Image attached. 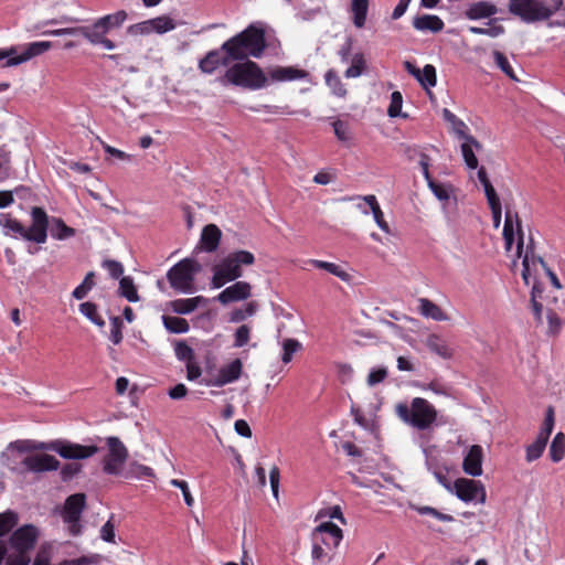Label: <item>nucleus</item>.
<instances>
[{"label":"nucleus","mask_w":565,"mask_h":565,"mask_svg":"<svg viewBox=\"0 0 565 565\" xmlns=\"http://www.w3.org/2000/svg\"><path fill=\"white\" fill-rule=\"evenodd\" d=\"M127 18L128 14L125 10H118L95 19L88 25L45 30L41 34L50 36L82 35L90 45L113 51L117 44L107 34L114 29H119Z\"/></svg>","instance_id":"1"},{"label":"nucleus","mask_w":565,"mask_h":565,"mask_svg":"<svg viewBox=\"0 0 565 565\" xmlns=\"http://www.w3.org/2000/svg\"><path fill=\"white\" fill-rule=\"evenodd\" d=\"M266 49L265 32L255 24L226 40L221 50L233 61L248 60L249 56L260 57Z\"/></svg>","instance_id":"2"},{"label":"nucleus","mask_w":565,"mask_h":565,"mask_svg":"<svg viewBox=\"0 0 565 565\" xmlns=\"http://www.w3.org/2000/svg\"><path fill=\"white\" fill-rule=\"evenodd\" d=\"M342 539L343 532L334 523L324 522L318 525L311 535V564L329 565Z\"/></svg>","instance_id":"3"},{"label":"nucleus","mask_w":565,"mask_h":565,"mask_svg":"<svg viewBox=\"0 0 565 565\" xmlns=\"http://www.w3.org/2000/svg\"><path fill=\"white\" fill-rule=\"evenodd\" d=\"M254 263L255 256L248 250L241 249L230 253L213 266L212 288L218 289L225 284L238 279L243 275L242 266H250Z\"/></svg>","instance_id":"4"},{"label":"nucleus","mask_w":565,"mask_h":565,"mask_svg":"<svg viewBox=\"0 0 565 565\" xmlns=\"http://www.w3.org/2000/svg\"><path fill=\"white\" fill-rule=\"evenodd\" d=\"M267 77L259 65L250 60L235 63L225 71L220 78L222 85H234L249 89H259L266 86Z\"/></svg>","instance_id":"5"},{"label":"nucleus","mask_w":565,"mask_h":565,"mask_svg":"<svg viewBox=\"0 0 565 565\" xmlns=\"http://www.w3.org/2000/svg\"><path fill=\"white\" fill-rule=\"evenodd\" d=\"M396 414L405 424L418 430L429 429L437 419L436 408L423 397L413 398L411 405L397 404Z\"/></svg>","instance_id":"6"},{"label":"nucleus","mask_w":565,"mask_h":565,"mask_svg":"<svg viewBox=\"0 0 565 565\" xmlns=\"http://www.w3.org/2000/svg\"><path fill=\"white\" fill-rule=\"evenodd\" d=\"M201 271V265L193 258H183L167 273L170 286L178 292L192 294L195 291V276Z\"/></svg>","instance_id":"7"},{"label":"nucleus","mask_w":565,"mask_h":565,"mask_svg":"<svg viewBox=\"0 0 565 565\" xmlns=\"http://www.w3.org/2000/svg\"><path fill=\"white\" fill-rule=\"evenodd\" d=\"M53 43L50 41H36L24 45H13L0 49V61L6 60L3 66L12 67L26 63L33 57L40 56L51 50Z\"/></svg>","instance_id":"8"},{"label":"nucleus","mask_w":565,"mask_h":565,"mask_svg":"<svg viewBox=\"0 0 565 565\" xmlns=\"http://www.w3.org/2000/svg\"><path fill=\"white\" fill-rule=\"evenodd\" d=\"M509 11L526 23L551 18L548 6L542 0H510Z\"/></svg>","instance_id":"9"},{"label":"nucleus","mask_w":565,"mask_h":565,"mask_svg":"<svg viewBox=\"0 0 565 565\" xmlns=\"http://www.w3.org/2000/svg\"><path fill=\"white\" fill-rule=\"evenodd\" d=\"M8 468L17 473L54 471L60 467V461L52 455H28L20 462H8Z\"/></svg>","instance_id":"10"},{"label":"nucleus","mask_w":565,"mask_h":565,"mask_svg":"<svg viewBox=\"0 0 565 565\" xmlns=\"http://www.w3.org/2000/svg\"><path fill=\"white\" fill-rule=\"evenodd\" d=\"M85 507L86 495L84 493L72 494L64 502L61 516L73 536H77L82 533L79 521Z\"/></svg>","instance_id":"11"},{"label":"nucleus","mask_w":565,"mask_h":565,"mask_svg":"<svg viewBox=\"0 0 565 565\" xmlns=\"http://www.w3.org/2000/svg\"><path fill=\"white\" fill-rule=\"evenodd\" d=\"M34 448L55 451L65 459H86L98 452L97 446H83L64 440H55L50 444L40 443V446H34Z\"/></svg>","instance_id":"12"},{"label":"nucleus","mask_w":565,"mask_h":565,"mask_svg":"<svg viewBox=\"0 0 565 565\" xmlns=\"http://www.w3.org/2000/svg\"><path fill=\"white\" fill-rule=\"evenodd\" d=\"M108 454L103 460V470L107 475L117 476L128 458V450L118 437L111 436L106 439Z\"/></svg>","instance_id":"13"},{"label":"nucleus","mask_w":565,"mask_h":565,"mask_svg":"<svg viewBox=\"0 0 565 565\" xmlns=\"http://www.w3.org/2000/svg\"><path fill=\"white\" fill-rule=\"evenodd\" d=\"M32 224L29 228L24 227L22 238L29 242L43 244L47 238L49 216L46 212L39 206L31 210Z\"/></svg>","instance_id":"14"},{"label":"nucleus","mask_w":565,"mask_h":565,"mask_svg":"<svg viewBox=\"0 0 565 565\" xmlns=\"http://www.w3.org/2000/svg\"><path fill=\"white\" fill-rule=\"evenodd\" d=\"M40 532L36 526L25 524L17 529L10 536V546L18 555H28V552L34 548Z\"/></svg>","instance_id":"15"},{"label":"nucleus","mask_w":565,"mask_h":565,"mask_svg":"<svg viewBox=\"0 0 565 565\" xmlns=\"http://www.w3.org/2000/svg\"><path fill=\"white\" fill-rule=\"evenodd\" d=\"M456 495L463 502L484 503L487 493L483 484L473 479L459 478L454 482Z\"/></svg>","instance_id":"16"},{"label":"nucleus","mask_w":565,"mask_h":565,"mask_svg":"<svg viewBox=\"0 0 565 565\" xmlns=\"http://www.w3.org/2000/svg\"><path fill=\"white\" fill-rule=\"evenodd\" d=\"M243 363L239 359H235L226 365H223L216 376L205 377L201 384L205 386L222 387L226 384L237 381L242 375Z\"/></svg>","instance_id":"17"},{"label":"nucleus","mask_w":565,"mask_h":565,"mask_svg":"<svg viewBox=\"0 0 565 565\" xmlns=\"http://www.w3.org/2000/svg\"><path fill=\"white\" fill-rule=\"evenodd\" d=\"M537 265H541L546 270V274H547L552 285L556 289H561L562 285L559 282V279L557 278L556 274L554 271H552L546 266V264L544 263V260L541 257L534 256L533 253L530 254L529 250H526V253L522 259V266H523L522 278H523L524 282L526 285H530V277L532 275V271L536 270Z\"/></svg>","instance_id":"18"},{"label":"nucleus","mask_w":565,"mask_h":565,"mask_svg":"<svg viewBox=\"0 0 565 565\" xmlns=\"http://www.w3.org/2000/svg\"><path fill=\"white\" fill-rule=\"evenodd\" d=\"M233 60L228 54L224 53L223 50L215 49L209 51L204 57L199 61L198 68L203 73L211 75L213 74L220 66H228Z\"/></svg>","instance_id":"19"},{"label":"nucleus","mask_w":565,"mask_h":565,"mask_svg":"<svg viewBox=\"0 0 565 565\" xmlns=\"http://www.w3.org/2000/svg\"><path fill=\"white\" fill-rule=\"evenodd\" d=\"M250 295L252 286L249 282L236 281L221 291L215 299L222 305H227L234 301L245 300L249 298Z\"/></svg>","instance_id":"20"},{"label":"nucleus","mask_w":565,"mask_h":565,"mask_svg":"<svg viewBox=\"0 0 565 565\" xmlns=\"http://www.w3.org/2000/svg\"><path fill=\"white\" fill-rule=\"evenodd\" d=\"M404 68L407 71L408 74L415 77L426 90L436 86L437 76L436 68L434 65L426 64L423 70H419L409 61H405Z\"/></svg>","instance_id":"21"},{"label":"nucleus","mask_w":565,"mask_h":565,"mask_svg":"<svg viewBox=\"0 0 565 565\" xmlns=\"http://www.w3.org/2000/svg\"><path fill=\"white\" fill-rule=\"evenodd\" d=\"M483 449L480 445H472L469 447L462 461V469L465 473L471 477H479L482 475Z\"/></svg>","instance_id":"22"},{"label":"nucleus","mask_w":565,"mask_h":565,"mask_svg":"<svg viewBox=\"0 0 565 565\" xmlns=\"http://www.w3.org/2000/svg\"><path fill=\"white\" fill-rule=\"evenodd\" d=\"M273 82H292L306 79L309 73L295 66H276L268 72Z\"/></svg>","instance_id":"23"},{"label":"nucleus","mask_w":565,"mask_h":565,"mask_svg":"<svg viewBox=\"0 0 565 565\" xmlns=\"http://www.w3.org/2000/svg\"><path fill=\"white\" fill-rule=\"evenodd\" d=\"M498 8L489 1H478L468 4L463 11V15L469 20H480L497 14Z\"/></svg>","instance_id":"24"},{"label":"nucleus","mask_w":565,"mask_h":565,"mask_svg":"<svg viewBox=\"0 0 565 565\" xmlns=\"http://www.w3.org/2000/svg\"><path fill=\"white\" fill-rule=\"evenodd\" d=\"M209 302V299L203 296H196L186 299H175L169 302L168 307L174 313L189 315L199 307H204Z\"/></svg>","instance_id":"25"},{"label":"nucleus","mask_w":565,"mask_h":565,"mask_svg":"<svg viewBox=\"0 0 565 565\" xmlns=\"http://www.w3.org/2000/svg\"><path fill=\"white\" fill-rule=\"evenodd\" d=\"M221 237L222 232L215 224L204 226L200 237L201 249L207 253L215 252L218 248Z\"/></svg>","instance_id":"26"},{"label":"nucleus","mask_w":565,"mask_h":565,"mask_svg":"<svg viewBox=\"0 0 565 565\" xmlns=\"http://www.w3.org/2000/svg\"><path fill=\"white\" fill-rule=\"evenodd\" d=\"M463 142L460 146L461 154L468 169L475 170L478 168V159L475 154V150L481 149V143L471 135L462 138Z\"/></svg>","instance_id":"27"},{"label":"nucleus","mask_w":565,"mask_h":565,"mask_svg":"<svg viewBox=\"0 0 565 565\" xmlns=\"http://www.w3.org/2000/svg\"><path fill=\"white\" fill-rule=\"evenodd\" d=\"M417 302V310L424 318L431 319L434 321H447L449 319L448 315L430 299L419 298Z\"/></svg>","instance_id":"28"},{"label":"nucleus","mask_w":565,"mask_h":565,"mask_svg":"<svg viewBox=\"0 0 565 565\" xmlns=\"http://www.w3.org/2000/svg\"><path fill=\"white\" fill-rule=\"evenodd\" d=\"M413 26L418 31L437 33L444 29L445 24L438 15L423 14L414 18Z\"/></svg>","instance_id":"29"},{"label":"nucleus","mask_w":565,"mask_h":565,"mask_svg":"<svg viewBox=\"0 0 565 565\" xmlns=\"http://www.w3.org/2000/svg\"><path fill=\"white\" fill-rule=\"evenodd\" d=\"M370 0H351L350 13L356 29L364 28L369 12Z\"/></svg>","instance_id":"30"},{"label":"nucleus","mask_w":565,"mask_h":565,"mask_svg":"<svg viewBox=\"0 0 565 565\" xmlns=\"http://www.w3.org/2000/svg\"><path fill=\"white\" fill-rule=\"evenodd\" d=\"M513 222L516 223V232L519 234V242H518L516 247H518V255H519V257H521L522 249H523V232H522L521 221L519 218L518 213H512L511 211H507L504 226H503V236L514 235Z\"/></svg>","instance_id":"31"},{"label":"nucleus","mask_w":565,"mask_h":565,"mask_svg":"<svg viewBox=\"0 0 565 565\" xmlns=\"http://www.w3.org/2000/svg\"><path fill=\"white\" fill-rule=\"evenodd\" d=\"M50 234L53 238L64 241L75 236V230L65 224L60 217H52L49 221Z\"/></svg>","instance_id":"32"},{"label":"nucleus","mask_w":565,"mask_h":565,"mask_svg":"<svg viewBox=\"0 0 565 565\" xmlns=\"http://www.w3.org/2000/svg\"><path fill=\"white\" fill-rule=\"evenodd\" d=\"M428 350L443 359H451L452 350L447 342L438 334H430L426 340Z\"/></svg>","instance_id":"33"},{"label":"nucleus","mask_w":565,"mask_h":565,"mask_svg":"<svg viewBox=\"0 0 565 565\" xmlns=\"http://www.w3.org/2000/svg\"><path fill=\"white\" fill-rule=\"evenodd\" d=\"M362 199L371 209L374 221L376 225L385 233H390V226L388 223L384 220V214L381 210V206L377 202V199L373 194L359 196Z\"/></svg>","instance_id":"34"},{"label":"nucleus","mask_w":565,"mask_h":565,"mask_svg":"<svg viewBox=\"0 0 565 565\" xmlns=\"http://www.w3.org/2000/svg\"><path fill=\"white\" fill-rule=\"evenodd\" d=\"M308 263L318 269H323V270L334 275L335 277L340 278L342 281L348 282L351 279L350 274H348L341 266H339L334 263L319 260V259H309Z\"/></svg>","instance_id":"35"},{"label":"nucleus","mask_w":565,"mask_h":565,"mask_svg":"<svg viewBox=\"0 0 565 565\" xmlns=\"http://www.w3.org/2000/svg\"><path fill=\"white\" fill-rule=\"evenodd\" d=\"M161 319L164 328L170 333L181 334L190 330L189 322L184 318L163 315Z\"/></svg>","instance_id":"36"},{"label":"nucleus","mask_w":565,"mask_h":565,"mask_svg":"<svg viewBox=\"0 0 565 565\" xmlns=\"http://www.w3.org/2000/svg\"><path fill=\"white\" fill-rule=\"evenodd\" d=\"M118 292L121 297L126 298L129 302H137L139 295L134 284V279L130 276H124L119 280Z\"/></svg>","instance_id":"37"},{"label":"nucleus","mask_w":565,"mask_h":565,"mask_svg":"<svg viewBox=\"0 0 565 565\" xmlns=\"http://www.w3.org/2000/svg\"><path fill=\"white\" fill-rule=\"evenodd\" d=\"M550 457L553 462H559L565 457V434L557 433L550 446Z\"/></svg>","instance_id":"38"},{"label":"nucleus","mask_w":565,"mask_h":565,"mask_svg":"<svg viewBox=\"0 0 565 565\" xmlns=\"http://www.w3.org/2000/svg\"><path fill=\"white\" fill-rule=\"evenodd\" d=\"M443 117L446 121H448L449 124H451V127H452V131L459 137V138H463L466 136H469V134H467L468 131V126L461 120L459 119L454 113H451L449 109L447 108H444L443 110Z\"/></svg>","instance_id":"39"},{"label":"nucleus","mask_w":565,"mask_h":565,"mask_svg":"<svg viewBox=\"0 0 565 565\" xmlns=\"http://www.w3.org/2000/svg\"><path fill=\"white\" fill-rule=\"evenodd\" d=\"M547 440L536 436L535 440L525 449V459L527 462L537 460L544 452Z\"/></svg>","instance_id":"40"},{"label":"nucleus","mask_w":565,"mask_h":565,"mask_svg":"<svg viewBox=\"0 0 565 565\" xmlns=\"http://www.w3.org/2000/svg\"><path fill=\"white\" fill-rule=\"evenodd\" d=\"M79 311L83 316H85L90 322L96 324L97 327H104L105 321L102 316L97 311V306L94 302L86 301L79 305Z\"/></svg>","instance_id":"41"},{"label":"nucleus","mask_w":565,"mask_h":565,"mask_svg":"<svg viewBox=\"0 0 565 565\" xmlns=\"http://www.w3.org/2000/svg\"><path fill=\"white\" fill-rule=\"evenodd\" d=\"M495 22L497 20H490L489 28L469 26L468 31L472 34H482L490 38H498L504 34L505 29L502 25L497 24Z\"/></svg>","instance_id":"42"},{"label":"nucleus","mask_w":565,"mask_h":565,"mask_svg":"<svg viewBox=\"0 0 565 565\" xmlns=\"http://www.w3.org/2000/svg\"><path fill=\"white\" fill-rule=\"evenodd\" d=\"M492 56L494 58L495 65L512 81L518 82L519 78L516 77L512 65L510 64L508 57L500 51H493Z\"/></svg>","instance_id":"43"},{"label":"nucleus","mask_w":565,"mask_h":565,"mask_svg":"<svg viewBox=\"0 0 565 565\" xmlns=\"http://www.w3.org/2000/svg\"><path fill=\"white\" fill-rule=\"evenodd\" d=\"M149 21L151 24L152 33L156 32L162 34L175 28V23L173 22V20L166 15L149 19Z\"/></svg>","instance_id":"44"},{"label":"nucleus","mask_w":565,"mask_h":565,"mask_svg":"<svg viewBox=\"0 0 565 565\" xmlns=\"http://www.w3.org/2000/svg\"><path fill=\"white\" fill-rule=\"evenodd\" d=\"M427 468L443 487H445L447 490L451 489L450 481L447 477L448 470L446 467L439 466L434 461H427Z\"/></svg>","instance_id":"45"},{"label":"nucleus","mask_w":565,"mask_h":565,"mask_svg":"<svg viewBox=\"0 0 565 565\" xmlns=\"http://www.w3.org/2000/svg\"><path fill=\"white\" fill-rule=\"evenodd\" d=\"M18 523V514L7 511L0 514V537L3 539Z\"/></svg>","instance_id":"46"},{"label":"nucleus","mask_w":565,"mask_h":565,"mask_svg":"<svg viewBox=\"0 0 565 565\" xmlns=\"http://www.w3.org/2000/svg\"><path fill=\"white\" fill-rule=\"evenodd\" d=\"M13 173L11 153L4 149H0V182L11 178Z\"/></svg>","instance_id":"47"},{"label":"nucleus","mask_w":565,"mask_h":565,"mask_svg":"<svg viewBox=\"0 0 565 565\" xmlns=\"http://www.w3.org/2000/svg\"><path fill=\"white\" fill-rule=\"evenodd\" d=\"M94 276L95 275L93 271H89L86 274L82 284H79L72 292V296L75 299H78V300L84 299L87 296V294L93 289V287L95 285Z\"/></svg>","instance_id":"48"},{"label":"nucleus","mask_w":565,"mask_h":565,"mask_svg":"<svg viewBox=\"0 0 565 565\" xmlns=\"http://www.w3.org/2000/svg\"><path fill=\"white\" fill-rule=\"evenodd\" d=\"M301 343L296 339H285L282 341L281 361L287 364L292 360V355L300 350Z\"/></svg>","instance_id":"49"},{"label":"nucleus","mask_w":565,"mask_h":565,"mask_svg":"<svg viewBox=\"0 0 565 565\" xmlns=\"http://www.w3.org/2000/svg\"><path fill=\"white\" fill-rule=\"evenodd\" d=\"M174 354L178 360L185 363L191 362L195 359L193 349L188 345L184 341H177L174 345Z\"/></svg>","instance_id":"50"},{"label":"nucleus","mask_w":565,"mask_h":565,"mask_svg":"<svg viewBox=\"0 0 565 565\" xmlns=\"http://www.w3.org/2000/svg\"><path fill=\"white\" fill-rule=\"evenodd\" d=\"M0 225L19 236H22V233L24 232V226L18 220L11 217L10 214L1 215Z\"/></svg>","instance_id":"51"},{"label":"nucleus","mask_w":565,"mask_h":565,"mask_svg":"<svg viewBox=\"0 0 565 565\" xmlns=\"http://www.w3.org/2000/svg\"><path fill=\"white\" fill-rule=\"evenodd\" d=\"M554 424H555L554 409H553V407H548L546 411V414H545L543 425H542L537 436H540L543 439L548 441V438L554 428Z\"/></svg>","instance_id":"52"},{"label":"nucleus","mask_w":565,"mask_h":565,"mask_svg":"<svg viewBox=\"0 0 565 565\" xmlns=\"http://www.w3.org/2000/svg\"><path fill=\"white\" fill-rule=\"evenodd\" d=\"M102 558L103 557L99 554H89L83 555L74 559H63L62 562L55 565H94L98 564L102 561Z\"/></svg>","instance_id":"53"},{"label":"nucleus","mask_w":565,"mask_h":565,"mask_svg":"<svg viewBox=\"0 0 565 565\" xmlns=\"http://www.w3.org/2000/svg\"><path fill=\"white\" fill-rule=\"evenodd\" d=\"M403 96L401 92L395 90L391 94V102L387 108V115L392 118L402 116Z\"/></svg>","instance_id":"54"},{"label":"nucleus","mask_w":565,"mask_h":565,"mask_svg":"<svg viewBox=\"0 0 565 565\" xmlns=\"http://www.w3.org/2000/svg\"><path fill=\"white\" fill-rule=\"evenodd\" d=\"M365 66V62L362 54H355L352 60V65L347 68L344 75L348 78L359 77Z\"/></svg>","instance_id":"55"},{"label":"nucleus","mask_w":565,"mask_h":565,"mask_svg":"<svg viewBox=\"0 0 565 565\" xmlns=\"http://www.w3.org/2000/svg\"><path fill=\"white\" fill-rule=\"evenodd\" d=\"M326 82L331 87L334 95L339 97H344L347 95V89L340 78L333 74L331 71H329L326 74Z\"/></svg>","instance_id":"56"},{"label":"nucleus","mask_w":565,"mask_h":565,"mask_svg":"<svg viewBox=\"0 0 565 565\" xmlns=\"http://www.w3.org/2000/svg\"><path fill=\"white\" fill-rule=\"evenodd\" d=\"M428 188L431 190L434 195L439 201H448L449 200L450 191H451V186L450 185L438 183V182L434 181V182H430Z\"/></svg>","instance_id":"57"},{"label":"nucleus","mask_w":565,"mask_h":565,"mask_svg":"<svg viewBox=\"0 0 565 565\" xmlns=\"http://www.w3.org/2000/svg\"><path fill=\"white\" fill-rule=\"evenodd\" d=\"M332 126H333L334 135L338 138V140L342 141V142H348L351 140V132H350V128L347 122L338 119V120L333 121Z\"/></svg>","instance_id":"58"},{"label":"nucleus","mask_w":565,"mask_h":565,"mask_svg":"<svg viewBox=\"0 0 565 565\" xmlns=\"http://www.w3.org/2000/svg\"><path fill=\"white\" fill-rule=\"evenodd\" d=\"M250 337V328L247 324H243L237 328L234 334V347L242 348L246 345L249 341Z\"/></svg>","instance_id":"59"},{"label":"nucleus","mask_w":565,"mask_h":565,"mask_svg":"<svg viewBox=\"0 0 565 565\" xmlns=\"http://www.w3.org/2000/svg\"><path fill=\"white\" fill-rule=\"evenodd\" d=\"M122 321L119 317L110 318V340L114 344H119L122 340Z\"/></svg>","instance_id":"60"},{"label":"nucleus","mask_w":565,"mask_h":565,"mask_svg":"<svg viewBox=\"0 0 565 565\" xmlns=\"http://www.w3.org/2000/svg\"><path fill=\"white\" fill-rule=\"evenodd\" d=\"M34 446H40V444L31 443L30 440H17L8 446L7 451L8 454L17 451L22 455L25 451L34 449ZM38 449L39 448H35V450Z\"/></svg>","instance_id":"61"},{"label":"nucleus","mask_w":565,"mask_h":565,"mask_svg":"<svg viewBox=\"0 0 565 565\" xmlns=\"http://www.w3.org/2000/svg\"><path fill=\"white\" fill-rule=\"evenodd\" d=\"M103 267L108 271L109 276L114 279H118L124 274L122 264L114 259L104 260Z\"/></svg>","instance_id":"62"},{"label":"nucleus","mask_w":565,"mask_h":565,"mask_svg":"<svg viewBox=\"0 0 565 565\" xmlns=\"http://www.w3.org/2000/svg\"><path fill=\"white\" fill-rule=\"evenodd\" d=\"M127 33L130 35H148L152 33L149 20L131 24L127 28Z\"/></svg>","instance_id":"63"},{"label":"nucleus","mask_w":565,"mask_h":565,"mask_svg":"<svg viewBox=\"0 0 565 565\" xmlns=\"http://www.w3.org/2000/svg\"><path fill=\"white\" fill-rule=\"evenodd\" d=\"M417 512L420 514V515H431L434 518H436L437 520L439 521H443V522H451L454 520V518L450 515V514H445V513H441L439 512L438 510H436L435 508H431V507H418L417 509Z\"/></svg>","instance_id":"64"}]
</instances>
